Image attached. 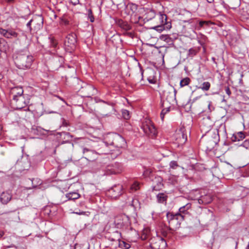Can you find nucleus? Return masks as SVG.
Wrapping results in <instances>:
<instances>
[{"instance_id": "obj_1", "label": "nucleus", "mask_w": 249, "mask_h": 249, "mask_svg": "<svg viewBox=\"0 0 249 249\" xmlns=\"http://www.w3.org/2000/svg\"><path fill=\"white\" fill-rule=\"evenodd\" d=\"M107 142L110 146H114L119 150L120 148H125L126 142L125 139L117 133H109L106 137Z\"/></svg>"}, {"instance_id": "obj_2", "label": "nucleus", "mask_w": 249, "mask_h": 249, "mask_svg": "<svg viewBox=\"0 0 249 249\" xmlns=\"http://www.w3.org/2000/svg\"><path fill=\"white\" fill-rule=\"evenodd\" d=\"M33 56L29 54H19L15 60V63L18 69L25 70L30 68L33 62Z\"/></svg>"}, {"instance_id": "obj_3", "label": "nucleus", "mask_w": 249, "mask_h": 249, "mask_svg": "<svg viewBox=\"0 0 249 249\" xmlns=\"http://www.w3.org/2000/svg\"><path fill=\"white\" fill-rule=\"evenodd\" d=\"M81 148L84 157L88 160L92 161L97 159L98 155L95 146L87 143L81 146Z\"/></svg>"}, {"instance_id": "obj_4", "label": "nucleus", "mask_w": 249, "mask_h": 249, "mask_svg": "<svg viewBox=\"0 0 249 249\" xmlns=\"http://www.w3.org/2000/svg\"><path fill=\"white\" fill-rule=\"evenodd\" d=\"M77 43L76 35L74 33L68 34L64 41V49L68 53H72L76 49Z\"/></svg>"}, {"instance_id": "obj_5", "label": "nucleus", "mask_w": 249, "mask_h": 249, "mask_svg": "<svg viewBox=\"0 0 249 249\" xmlns=\"http://www.w3.org/2000/svg\"><path fill=\"white\" fill-rule=\"evenodd\" d=\"M176 93V89L170 85L165 87L162 91L163 97L171 105H174L177 103Z\"/></svg>"}, {"instance_id": "obj_6", "label": "nucleus", "mask_w": 249, "mask_h": 249, "mask_svg": "<svg viewBox=\"0 0 249 249\" xmlns=\"http://www.w3.org/2000/svg\"><path fill=\"white\" fill-rule=\"evenodd\" d=\"M166 217L171 228L177 229L180 226V222L183 221V217L180 214H174L168 212L166 213Z\"/></svg>"}, {"instance_id": "obj_7", "label": "nucleus", "mask_w": 249, "mask_h": 249, "mask_svg": "<svg viewBox=\"0 0 249 249\" xmlns=\"http://www.w3.org/2000/svg\"><path fill=\"white\" fill-rule=\"evenodd\" d=\"M114 223L118 229L128 227L130 225L129 217L125 214L117 215L114 218Z\"/></svg>"}, {"instance_id": "obj_8", "label": "nucleus", "mask_w": 249, "mask_h": 249, "mask_svg": "<svg viewBox=\"0 0 249 249\" xmlns=\"http://www.w3.org/2000/svg\"><path fill=\"white\" fill-rule=\"evenodd\" d=\"M167 243L162 237L156 236L151 239L150 247L151 249H165Z\"/></svg>"}, {"instance_id": "obj_9", "label": "nucleus", "mask_w": 249, "mask_h": 249, "mask_svg": "<svg viewBox=\"0 0 249 249\" xmlns=\"http://www.w3.org/2000/svg\"><path fill=\"white\" fill-rule=\"evenodd\" d=\"M123 166L121 163L115 162L107 165L105 169L106 175L117 174L122 172Z\"/></svg>"}, {"instance_id": "obj_10", "label": "nucleus", "mask_w": 249, "mask_h": 249, "mask_svg": "<svg viewBox=\"0 0 249 249\" xmlns=\"http://www.w3.org/2000/svg\"><path fill=\"white\" fill-rule=\"evenodd\" d=\"M142 128L145 134L152 138L157 135V130L150 121L145 122L142 124Z\"/></svg>"}, {"instance_id": "obj_11", "label": "nucleus", "mask_w": 249, "mask_h": 249, "mask_svg": "<svg viewBox=\"0 0 249 249\" xmlns=\"http://www.w3.org/2000/svg\"><path fill=\"white\" fill-rule=\"evenodd\" d=\"M109 144L107 142L106 138L105 139L104 142H101L98 145V147H96V151L98 155L109 154H111L112 151L109 148Z\"/></svg>"}, {"instance_id": "obj_12", "label": "nucleus", "mask_w": 249, "mask_h": 249, "mask_svg": "<svg viewBox=\"0 0 249 249\" xmlns=\"http://www.w3.org/2000/svg\"><path fill=\"white\" fill-rule=\"evenodd\" d=\"M28 103V100L25 98L24 95L12 100V104L15 105L17 109H21L25 107Z\"/></svg>"}, {"instance_id": "obj_13", "label": "nucleus", "mask_w": 249, "mask_h": 249, "mask_svg": "<svg viewBox=\"0 0 249 249\" xmlns=\"http://www.w3.org/2000/svg\"><path fill=\"white\" fill-rule=\"evenodd\" d=\"M123 187L121 184H117L112 186L108 191V195L112 198H117L123 192Z\"/></svg>"}, {"instance_id": "obj_14", "label": "nucleus", "mask_w": 249, "mask_h": 249, "mask_svg": "<svg viewBox=\"0 0 249 249\" xmlns=\"http://www.w3.org/2000/svg\"><path fill=\"white\" fill-rule=\"evenodd\" d=\"M187 140V135L184 129H180L176 134V143L178 144V146H182L186 142Z\"/></svg>"}, {"instance_id": "obj_15", "label": "nucleus", "mask_w": 249, "mask_h": 249, "mask_svg": "<svg viewBox=\"0 0 249 249\" xmlns=\"http://www.w3.org/2000/svg\"><path fill=\"white\" fill-rule=\"evenodd\" d=\"M96 91L95 88L90 85H86L85 87H82L79 91L83 94V96L90 97L95 94Z\"/></svg>"}, {"instance_id": "obj_16", "label": "nucleus", "mask_w": 249, "mask_h": 249, "mask_svg": "<svg viewBox=\"0 0 249 249\" xmlns=\"http://www.w3.org/2000/svg\"><path fill=\"white\" fill-rule=\"evenodd\" d=\"M33 24L34 25V30L37 31L40 30L43 25V18L40 15L35 16L32 19Z\"/></svg>"}, {"instance_id": "obj_17", "label": "nucleus", "mask_w": 249, "mask_h": 249, "mask_svg": "<svg viewBox=\"0 0 249 249\" xmlns=\"http://www.w3.org/2000/svg\"><path fill=\"white\" fill-rule=\"evenodd\" d=\"M10 95L12 100L16 99L23 94V89L21 87L17 86L12 88L10 91Z\"/></svg>"}, {"instance_id": "obj_18", "label": "nucleus", "mask_w": 249, "mask_h": 249, "mask_svg": "<svg viewBox=\"0 0 249 249\" xmlns=\"http://www.w3.org/2000/svg\"><path fill=\"white\" fill-rule=\"evenodd\" d=\"M138 9V5L135 3H129L126 6L125 12L128 15H132L136 12Z\"/></svg>"}, {"instance_id": "obj_19", "label": "nucleus", "mask_w": 249, "mask_h": 249, "mask_svg": "<svg viewBox=\"0 0 249 249\" xmlns=\"http://www.w3.org/2000/svg\"><path fill=\"white\" fill-rule=\"evenodd\" d=\"M192 204L191 203H188L186 205L181 207L178 210V213L177 214H180L183 217V219L186 214L188 213V210L191 209Z\"/></svg>"}, {"instance_id": "obj_20", "label": "nucleus", "mask_w": 249, "mask_h": 249, "mask_svg": "<svg viewBox=\"0 0 249 249\" xmlns=\"http://www.w3.org/2000/svg\"><path fill=\"white\" fill-rule=\"evenodd\" d=\"M12 196L8 192H3L0 196V201L3 204H7L11 199Z\"/></svg>"}, {"instance_id": "obj_21", "label": "nucleus", "mask_w": 249, "mask_h": 249, "mask_svg": "<svg viewBox=\"0 0 249 249\" xmlns=\"http://www.w3.org/2000/svg\"><path fill=\"white\" fill-rule=\"evenodd\" d=\"M171 22H169L168 23H165L164 25L161 24V25L156 26L152 28V29L156 30L159 32H161L164 30H169L171 28Z\"/></svg>"}, {"instance_id": "obj_22", "label": "nucleus", "mask_w": 249, "mask_h": 249, "mask_svg": "<svg viewBox=\"0 0 249 249\" xmlns=\"http://www.w3.org/2000/svg\"><path fill=\"white\" fill-rule=\"evenodd\" d=\"M66 197L69 200H74L78 199L80 197V195L76 192H72L67 193Z\"/></svg>"}, {"instance_id": "obj_23", "label": "nucleus", "mask_w": 249, "mask_h": 249, "mask_svg": "<svg viewBox=\"0 0 249 249\" xmlns=\"http://www.w3.org/2000/svg\"><path fill=\"white\" fill-rule=\"evenodd\" d=\"M61 137L64 139H66L65 141H63L61 142V144H64L66 143H69L70 140L72 138V136L69 132H62L60 133Z\"/></svg>"}, {"instance_id": "obj_24", "label": "nucleus", "mask_w": 249, "mask_h": 249, "mask_svg": "<svg viewBox=\"0 0 249 249\" xmlns=\"http://www.w3.org/2000/svg\"><path fill=\"white\" fill-rule=\"evenodd\" d=\"M230 9H236L241 4V0H229Z\"/></svg>"}, {"instance_id": "obj_25", "label": "nucleus", "mask_w": 249, "mask_h": 249, "mask_svg": "<svg viewBox=\"0 0 249 249\" xmlns=\"http://www.w3.org/2000/svg\"><path fill=\"white\" fill-rule=\"evenodd\" d=\"M217 143V140H214L213 139H210L206 144L207 150L211 151Z\"/></svg>"}, {"instance_id": "obj_26", "label": "nucleus", "mask_w": 249, "mask_h": 249, "mask_svg": "<svg viewBox=\"0 0 249 249\" xmlns=\"http://www.w3.org/2000/svg\"><path fill=\"white\" fill-rule=\"evenodd\" d=\"M117 242L118 244V246L123 249H128L130 248V244L128 243H127L124 241L121 240L120 239H118L117 240Z\"/></svg>"}, {"instance_id": "obj_27", "label": "nucleus", "mask_w": 249, "mask_h": 249, "mask_svg": "<svg viewBox=\"0 0 249 249\" xmlns=\"http://www.w3.org/2000/svg\"><path fill=\"white\" fill-rule=\"evenodd\" d=\"M245 137L244 133L242 132H239L237 133L234 134L232 137L233 141H239L243 140Z\"/></svg>"}, {"instance_id": "obj_28", "label": "nucleus", "mask_w": 249, "mask_h": 249, "mask_svg": "<svg viewBox=\"0 0 249 249\" xmlns=\"http://www.w3.org/2000/svg\"><path fill=\"white\" fill-rule=\"evenodd\" d=\"M211 84L209 82H204L199 87L196 86L197 89H201L203 91H208L210 89Z\"/></svg>"}, {"instance_id": "obj_29", "label": "nucleus", "mask_w": 249, "mask_h": 249, "mask_svg": "<svg viewBox=\"0 0 249 249\" xmlns=\"http://www.w3.org/2000/svg\"><path fill=\"white\" fill-rule=\"evenodd\" d=\"M160 39L161 40H163L168 44L173 43V40L168 35H161L160 36Z\"/></svg>"}, {"instance_id": "obj_30", "label": "nucleus", "mask_w": 249, "mask_h": 249, "mask_svg": "<svg viewBox=\"0 0 249 249\" xmlns=\"http://www.w3.org/2000/svg\"><path fill=\"white\" fill-rule=\"evenodd\" d=\"M158 202L164 203L166 201L167 196L163 193H159L157 195Z\"/></svg>"}, {"instance_id": "obj_31", "label": "nucleus", "mask_w": 249, "mask_h": 249, "mask_svg": "<svg viewBox=\"0 0 249 249\" xmlns=\"http://www.w3.org/2000/svg\"><path fill=\"white\" fill-rule=\"evenodd\" d=\"M200 201H202V202L205 203H209L212 202V197L210 195L201 196L200 198L199 199V202Z\"/></svg>"}, {"instance_id": "obj_32", "label": "nucleus", "mask_w": 249, "mask_h": 249, "mask_svg": "<svg viewBox=\"0 0 249 249\" xmlns=\"http://www.w3.org/2000/svg\"><path fill=\"white\" fill-rule=\"evenodd\" d=\"M155 15L156 13L155 11L153 9H151L146 13L145 18H146L147 20H151L155 17Z\"/></svg>"}, {"instance_id": "obj_33", "label": "nucleus", "mask_w": 249, "mask_h": 249, "mask_svg": "<svg viewBox=\"0 0 249 249\" xmlns=\"http://www.w3.org/2000/svg\"><path fill=\"white\" fill-rule=\"evenodd\" d=\"M18 34L14 31L13 30H8L6 38H17L18 37Z\"/></svg>"}, {"instance_id": "obj_34", "label": "nucleus", "mask_w": 249, "mask_h": 249, "mask_svg": "<svg viewBox=\"0 0 249 249\" xmlns=\"http://www.w3.org/2000/svg\"><path fill=\"white\" fill-rule=\"evenodd\" d=\"M191 82V80L189 77H185L182 79L180 82V86L183 87L185 86L188 85Z\"/></svg>"}, {"instance_id": "obj_35", "label": "nucleus", "mask_w": 249, "mask_h": 249, "mask_svg": "<svg viewBox=\"0 0 249 249\" xmlns=\"http://www.w3.org/2000/svg\"><path fill=\"white\" fill-rule=\"evenodd\" d=\"M160 20L161 24L164 25L165 23H168L169 22H171L170 21L167 20V16L164 14H160Z\"/></svg>"}, {"instance_id": "obj_36", "label": "nucleus", "mask_w": 249, "mask_h": 249, "mask_svg": "<svg viewBox=\"0 0 249 249\" xmlns=\"http://www.w3.org/2000/svg\"><path fill=\"white\" fill-rule=\"evenodd\" d=\"M139 189H140V184L137 181L134 182L131 185L130 188V189L131 192H135Z\"/></svg>"}, {"instance_id": "obj_37", "label": "nucleus", "mask_w": 249, "mask_h": 249, "mask_svg": "<svg viewBox=\"0 0 249 249\" xmlns=\"http://www.w3.org/2000/svg\"><path fill=\"white\" fill-rule=\"evenodd\" d=\"M122 114L123 117L125 120H128L130 118V112L126 109H122Z\"/></svg>"}, {"instance_id": "obj_38", "label": "nucleus", "mask_w": 249, "mask_h": 249, "mask_svg": "<svg viewBox=\"0 0 249 249\" xmlns=\"http://www.w3.org/2000/svg\"><path fill=\"white\" fill-rule=\"evenodd\" d=\"M197 52L198 51L196 50L193 48H190L188 51V56L189 57H193L197 54Z\"/></svg>"}, {"instance_id": "obj_39", "label": "nucleus", "mask_w": 249, "mask_h": 249, "mask_svg": "<svg viewBox=\"0 0 249 249\" xmlns=\"http://www.w3.org/2000/svg\"><path fill=\"white\" fill-rule=\"evenodd\" d=\"M88 19L91 22H93L94 21V18L92 13V10L89 9L88 10Z\"/></svg>"}, {"instance_id": "obj_40", "label": "nucleus", "mask_w": 249, "mask_h": 249, "mask_svg": "<svg viewBox=\"0 0 249 249\" xmlns=\"http://www.w3.org/2000/svg\"><path fill=\"white\" fill-rule=\"evenodd\" d=\"M50 42V45L54 48L56 47L57 42L53 37H50L49 38Z\"/></svg>"}, {"instance_id": "obj_41", "label": "nucleus", "mask_w": 249, "mask_h": 249, "mask_svg": "<svg viewBox=\"0 0 249 249\" xmlns=\"http://www.w3.org/2000/svg\"><path fill=\"white\" fill-rule=\"evenodd\" d=\"M170 107H167L163 109L160 113V118L161 120L163 121V118L164 117L165 114L168 113L170 111Z\"/></svg>"}, {"instance_id": "obj_42", "label": "nucleus", "mask_w": 249, "mask_h": 249, "mask_svg": "<svg viewBox=\"0 0 249 249\" xmlns=\"http://www.w3.org/2000/svg\"><path fill=\"white\" fill-rule=\"evenodd\" d=\"M246 149L249 150V139L245 140L241 145Z\"/></svg>"}, {"instance_id": "obj_43", "label": "nucleus", "mask_w": 249, "mask_h": 249, "mask_svg": "<svg viewBox=\"0 0 249 249\" xmlns=\"http://www.w3.org/2000/svg\"><path fill=\"white\" fill-rule=\"evenodd\" d=\"M208 21H203V20H200L199 21L198 23V29L200 30L201 28L203 27L204 25H208Z\"/></svg>"}, {"instance_id": "obj_44", "label": "nucleus", "mask_w": 249, "mask_h": 249, "mask_svg": "<svg viewBox=\"0 0 249 249\" xmlns=\"http://www.w3.org/2000/svg\"><path fill=\"white\" fill-rule=\"evenodd\" d=\"M178 165L177 164V161H176L173 160L170 162V168H172L173 169H175V168H176L177 167H178Z\"/></svg>"}, {"instance_id": "obj_45", "label": "nucleus", "mask_w": 249, "mask_h": 249, "mask_svg": "<svg viewBox=\"0 0 249 249\" xmlns=\"http://www.w3.org/2000/svg\"><path fill=\"white\" fill-rule=\"evenodd\" d=\"M221 4L223 6V7L226 10H228L230 9L229 4H227L225 2L224 0H221Z\"/></svg>"}, {"instance_id": "obj_46", "label": "nucleus", "mask_w": 249, "mask_h": 249, "mask_svg": "<svg viewBox=\"0 0 249 249\" xmlns=\"http://www.w3.org/2000/svg\"><path fill=\"white\" fill-rule=\"evenodd\" d=\"M122 27L126 31L131 29V26L127 23H124Z\"/></svg>"}, {"instance_id": "obj_47", "label": "nucleus", "mask_w": 249, "mask_h": 249, "mask_svg": "<svg viewBox=\"0 0 249 249\" xmlns=\"http://www.w3.org/2000/svg\"><path fill=\"white\" fill-rule=\"evenodd\" d=\"M8 30H6L2 28H0V34L6 37Z\"/></svg>"}, {"instance_id": "obj_48", "label": "nucleus", "mask_w": 249, "mask_h": 249, "mask_svg": "<svg viewBox=\"0 0 249 249\" xmlns=\"http://www.w3.org/2000/svg\"><path fill=\"white\" fill-rule=\"evenodd\" d=\"M33 21H32V19H31L27 24L26 26L27 28L28 29L29 32H31L32 31V27H31V23H33Z\"/></svg>"}, {"instance_id": "obj_49", "label": "nucleus", "mask_w": 249, "mask_h": 249, "mask_svg": "<svg viewBox=\"0 0 249 249\" xmlns=\"http://www.w3.org/2000/svg\"><path fill=\"white\" fill-rule=\"evenodd\" d=\"M114 4L120 5L124 0H111Z\"/></svg>"}, {"instance_id": "obj_50", "label": "nucleus", "mask_w": 249, "mask_h": 249, "mask_svg": "<svg viewBox=\"0 0 249 249\" xmlns=\"http://www.w3.org/2000/svg\"><path fill=\"white\" fill-rule=\"evenodd\" d=\"M225 92L229 96H230L231 93L230 90V88L228 86L225 87Z\"/></svg>"}, {"instance_id": "obj_51", "label": "nucleus", "mask_w": 249, "mask_h": 249, "mask_svg": "<svg viewBox=\"0 0 249 249\" xmlns=\"http://www.w3.org/2000/svg\"><path fill=\"white\" fill-rule=\"evenodd\" d=\"M70 2L73 5H76L79 3V0H70Z\"/></svg>"}, {"instance_id": "obj_52", "label": "nucleus", "mask_w": 249, "mask_h": 249, "mask_svg": "<svg viewBox=\"0 0 249 249\" xmlns=\"http://www.w3.org/2000/svg\"><path fill=\"white\" fill-rule=\"evenodd\" d=\"M148 81L151 84H155L156 82L155 79L151 78H148Z\"/></svg>"}, {"instance_id": "obj_53", "label": "nucleus", "mask_w": 249, "mask_h": 249, "mask_svg": "<svg viewBox=\"0 0 249 249\" xmlns=\"http://www.w3.org/2000/svg\"><path fill=\"white\" fill-rule=\"evenodd\" d=\"M200 35L201 40H203L204 41H205L206 39L207 38V37L205 36L202 34H201Z\"/></svg>"}, {"instance_id": "obj_54", "label": "nucleus", "mask_w": 249, "mask_h": 249, "mask_svg": "<svg viewBox=\"0 0 249 249\" xmlns=\"http://www.w3.org/2000/svg\"><path fill=\"white\" fill-rule=\"evenodd\" d=\"M198 43L201 46H203V45L204 44V41H203L202 40H201L200 39H198Z\"/></svg>"}, {"instance_id": "obj_55", "label": "nucleus", "mask_w": 249, "mask_h": 249, "mask_svg": "<svg viewBox=\"0 0 249 249\" xmlns=\"http://www.w3.org/2000/svg\"><path fill=\"white\" fill-rule=\"evenodd\" d=\"M37 180V178H36V179H33V180H32V186H33V188H35V187H36L37 186V185H34V183H33V181H35V180Z\"/></svg>"}, {"instance_id": "obj_56", "label": "nucleus", "mask_w": 249, "mask_h": 249, "mask_svg": "<svg viewBox=\"0 0 249 249\" xmlns=\"http://www.w3.org/2000/svg\"><path fill=\"white\" fill-rule=\"evenodd\" d=\"M207 121H209V120L208 119H204L202 122L201 123V126H202V125Z\"/></svg>"}, {"instance_id": "obj_57", "label": "nucleus", "mask_w": 249, "mask_h": 249, "mask_svg": "<svg viewBox=\"0 0 249 249\" xmlns=\"http://www.w3.org/2000/svg\"><path fill=\"white\" fill-rule=\"evenodd\" d=\"M75 213L77 214H79V215H81V214H84L85 213V212L82 211V212H75Z\"/></svg>"}, {"instance_id": "obj_58", "label": "nucleus", "mask_w": 249, "mask_h": 249, "mask_svg": "<svg viewBox=\"0 0 249 249\" xmlns=\"http://www.w3.org/2000/svg\"><path fill=\"white\" fill-rule=\"evenodd\" d=\"M211 124L208 125L207 126H206V129L210 130V128H211Z\"/></svg>"}, {"instance_id": "obj_59", "label": "nucleus", "mask_w": 249, "mask_h": 249, "mask_svg": "<svg viewBox=\"0 0 249 249\" xmlns=\"http://www.w3.org/2000/svg\"><path fill=\"white\" fill-rule=\"evenodd\" d=\"M207 1L209 3H212L214 1V0H207Z\"/></svg>"}, {"instance_id": "obj_60", "label": "nucleus", "mask_w": 249, "mask_h": 249, "mask_svg": "<svg viewBox=\"0 0 249 249\" xmlns=\"http://www.w3.org/2000/svg\"><path fill=\"white\" fill-rule=\"evenodd\" d=\"M135 201H138V200L137 199H133L132 201V205H133V203L135 202Z\"/></svg>"}, {"instance_id": "obj_61", "label": "nucleus", "mask_w": 249, "mask_h": 249, "mask_svg": "<svg viewBox=\"0 0 249 249\" xmlns=\"http://www.w3.org/2000/svg\"><path fill=\"white\" fill-rule=\"evenodd\" d=\"M44 114V112H41L40 113H39V114H38L37 115L39 116H42L43 114Z\"/></svg>"}, {"instance_id": "obj_62", "label": "nucleus", "mask_w": 249, "mask_h": 249, "mask_svg": "<svg viewBox=\"0 0 249 249\" xmlns=\"http://www.w3.org/2000/svg\"><path fill=\"white\" fill-rule=\"evenodd\" d=\"M3 235V233L2 232H0V238H1Z\"/></svg>"}, {"instance_id": "obj_63", "label": "nucleus", "mask_w": 249, "mask_h": 249, "mask_svg": "<svg viewBox=\"0 0 249 249\" xmlns=\"http://www.w3.org/2000/svg\"><path fill=\"white\" fill-rule=\"evenodd\" d=\"M8 2H13L14 0H6Z\"/></svg>"}, {"instance_id": "obj_64", "label": "nucleus", "mask_w": 249, "mask_h": 249, "mask_svg": "<svg viewBox=\"0 0 249 249\" xmlns=\"http://www.w3.org/2000/svg\"><path fill=\"white\" fill-rule=\"evenodd\" d=\"M206 249H212L211 247L208 248V247H205Z\"/></svg>"}]
</instances>
